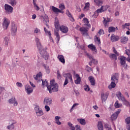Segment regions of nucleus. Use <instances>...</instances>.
<instances>
[{"instance_id": "1", "label": "nucleus", "mask_w": 130, "mask_h": 130, "mask_svg": "<svg viewBox=\"0 0 130 130\" xmlns=\"http://www.w3.org/2000/svg\"><path fill=\"white\" fill-rule=\"evenodd\" d=\"M42 86L47 87L50 94H51L52 92H57V91H58V85L55 83V80H54L50 81V85L49 86H48V82L47 80H42Z\"/></svg>"}, {"instance_id": "2", "label": "nucleus", "mask_w": 130, "mask_h": 130, "mask_svg": "<svg viewBox=\"0 0 130 130\" xmlns=\"http://www.w3.org/2000/svg\"><path fill=\"white\" fill-rule=\"evenodd\" d=\"M36 42L41 55H42V57H43L45 60H47V59L49 58V55H48L47 52H46L44 49H42V45H41V43H40V40H39L38 38H36Z\"/></svg>"}, {"instance_id": "3", "label": "nucleus", "mask_w": 130, "mask_h": 130, "mask_svg": "<svg viewBox=\"0 0 130 130\" xmlns=\"http://www.w3.org/2000/svg\"><path fill=\"white\" fill-rule=\"evenodd\" d=\"M36 42L41 55H42V57H43L45 60H47V59L49 58V55H48L47 52H46L44 49H42V45H41V43H40V40H39L38 38H36Z\"/></svg>"}, {"instance_id": "4", "label": "nucleus", "mask_w": 130, "mask_h": 130, "mask_svg": "<svg viewBox=\"0 0 130 130\" xmlns=\"http://www.w3.org/2000/svg\"><path fill=\"white\" fill-rule=\"evenodd\" d=\"M55 28L56 29V30H55L54 31V35L56 36V38L58 41V42L60 40V37L59 36V34L58 33V29L60 28L59 26V21H58V19L56 18H55Z\"/></svg>"}, {"instance_id": "5", "label": "nucleus", "mask_w": 130, "mask_h": 130, "mask_svg": "<svg viewBox=\"0 0 130 130\" xmlns=\"http://www.w3.org/2000/svg\"><path fill=\"white\" fill-rule=\"evenodd\" d=\"M116 96L118 98L119 100H121L126 106H129V102L125 100V98L123 96L122 94H121L120 91H118L117 92Z\"/></svg>"}, {"instance_id": "6", "label": "nucleus", "mask_w": 130, "mask_h": 130, "mask_svg": "<svg viewBox=\"0 0 130 130\" xmlns=\"http://www.w3.org/2000/svg\"><path fill=\"white\" fill-rule=\"evenodd\" d=\"M64 77L66 78L65 81L63 84V86H66L69 84V80L70 82H73V77L71 73H67L64 74Z\"/></svg>"}, {"instance_id": "7", "label": "nucleus", "mask_w": 130, "mask_h": 130, "mask_svg": "<svg viewBox=\"0 0 130 130\" xmlns=\"http://www.w3.org/2000/svg\"><path fill=\"white\" fill-rule=\"evenodd\" d=\"M10 23L11 21L9 19L7 18V17H4L2 22V27L3 29L4 30H7V29L9 28V26H10Z\"/></svg>"}, {"instance_id": "8", "label": "nucleus", "mask_w": 130, "mask_h": 130, "mask_svg": "<svg viewBox=\"0 0 130 130\" xmlns=\"http://www.w3.org/2000/svg\"><path fill=\"white\" fill-rule=\"evenodd\" d=\"M35 111H36V113L38 116H42L44 114L42 109L40 108L39 106H36L35 107Z\"/></svg>"}, {"instance_id": "9", "label": "nucleus", "mask_w": 130, "mask_h": 130, "mask_svg": "<svg viewBox=\"0 0 130 130\" xmlns=\"http://www.w3.org/2000/svg\"><path fill=\"white\" fill-rule=\"evenodd\" d=\"M5 10L6 14H12V13H13V10H14V8L9 4H5Z\"/></svg>"}, {"instance_id": "10", "label": "nucleus", "mask_w": 130, "mask_h": 130, "mask_svg": "<svg viewBox=\"0 0 130 130\" xmlns=\"http://www.w3.org/2000/svg\"><path fill=\"white\" fill-rule=\"evenodd\" d=\"M17 24L14 23H12L11 27V34L12 36H16V34L17 33Z\"/></svg>"}, {"instance_id": "11", "label": "nucleus", "mask_w": 130, "mask_h": 130, "mask_svg": "<svg viewBox=\"0 0 130 130\" xmlns=\"http://www.w3.org/2000/svg\"><path fill=\"white\" fill-rule=\"evenodd\" d=\"M88 28H85V27H82L80 28V31L83 36H89V33L88 32Z\"/></svg>"}, {"instance_id": "12", "label": "nucleus", "mask_w": 130, "mask_h": 130, "mask_svg": "<svg viewBox=\"0 0 130 130\" xmlns=\"http://www.w3.org/2000/svg\"><path fill=\"white\" fill-rule=\"evenodd\" d=\"M104 7L105 6H102L100 9H98L96 11H95L92 17H94V18H96L99 16V14H100V13H103V12H104V10H103Z\"/></svg>"}, {"instance_id": "13", "label": "nucleus", "mask_w": 130, "mask_h": 130, "mask_svg": "<svg viewBox=\"0 0 130 130\" xmlns=\"http://www.w3.org/2000/svg\"><path fill=\"white\" fill-rule=\"evenodd\" d=\"M119 78V74L118 73H114L112 77L111 81L113 82H115V83H118V79Z\"/></svg>"}, {"instance_id": "14", "label": "nucleus", "mask_w": 130, "mask_h": 130, "mask_svg": "<svg viewBox=\"0 0 130 130\" xmlns=\"http://www.w3.org/2000/svg\"><path fill=\"white\" fill-rule=\"evenodd\" d=\"M109 94L108 92H102L101 93V100L102 102L103 103V102H105L106 100H107V99L108 98Z\"/></svg>"}, {"instance_id": "15", "label": "nucleus", "mask_w": 130, "mask_h": 130, "mask_svg": "<svg viewBox=\"0 0 130 130\" xmlns=\"http://www.w3.org/2000/svg\"><path fill=\"white\" fill-rule=\"evenodd\" d=\"M43 103L45 105H51L52 104V100L49 98H45L44 99Z\"/></svg>"}, {"instance_id": "16", "label": "nucleus", "mask_w": 130, "mask_h": 130, "mask_svg": "<svg viewBox=\"0 0 130 130\" xmlns=\"http://www.w3.org/2000/svg\"><path fill=\"white\" fill-rule=\"evenodd\" d=\"M125 58H126L124 56H121L120 58L121 66H123L124 69H126L127 68V65L125 64Z\"/></svg>"}, {"instance_id": "17", "label": "nucleus", "mask_w": 130, "mask_h": 130, "mask_svg": "<svg viewBox=\"0 0 130 130\" xmlns=\"http://www.w3.org/2000/svg\"><path fill=\"white\" fill-rule=\"evenodd\" d=\"M25 91H26V93L28 94V95L31 94L33 92V89L30 85H26L25 86Z\"/></svg>"}, {"instance_id": "18", "label": "nucleus", "mask_w": 130, "mask_h": 130, "mask_svg": "<svg viewBox=\"0 0 130 130\" xmlns=\"http://www.w3.org/2000/svg\"><path fill=\"white\" fill-rule=\"evenodd\" d=\"M86 55H87V56L88 57L89 59L90 60H91V62H92V63H93L94 64H95V65L98 64V61L97 60L95 59L94 58H93V56L92 55H90V54L87 53Z\"/></svg>"}, {"instance_id": "19", "label": "nucleus", "mask_w": 130, "mask_h": 130, "mask_svg": "<svg viewBox=\"0 0 130 130\" xmlns=\"http://www.w3.org/2000/svg\"><path fill=\"white\" fill-rule=\"evenodd\" d=\"M103 24L105 27H107V26H108V24L109 22H112V19L109 18L108 17H107V18L105 17H103Z\"/></svg>"}, {"instance_id": "20", "label": "nucleus", "mask_w": 130, "mask_h": 130, "mask_svg": "<svg viewBox=\"0 0 130 130\" xmlns=\"http://www.w3.org/2000/svg\"><path fill=\"white\" fill-rule=\"evenodd\" d=\"M120 41L121 43L123 44H125L128 41V38L127 37H125V36H122L120 37Z\"/></svg>"}, {"instance_id": "21", "label": "nucleus", "mask_w": 130, "mask_h": 130, "mask_svg": "<svg viewBox=\"0 0 130 130\" xmlns=\"http://www.w3.org/2000/svg\"><path fill=\"white\" fill-rule=\"evenodd\" d=\"M119 40V36H115L114 35H112L111 37V42H116Z\"/></svg>"}, {"instance_id": "22", "label": "nucleus", "mask_w": 130, "mask_h": 130, "mask_svg": "<svg viewBox=\"0 0 130 130\" xmlns=\"http://www.w3.org/2000/svg\"><path fill=\"white\" fill-rule=\"evenodd\" d=\"M8 102L10 104H14V106H17L18 105V103L17 102V101H16L15 98H12V99H9Z\"/></svg>"}, {"instance_id": "23", "label": "nucleus", "mask_w": 130, "mask_h": 130, "mask_svg": "<svg viewBox=\"0 0 130 130\" xmlns=\"http://www.w3.org/2000/svg\"><path fill=\"white\" fill-rule=\"evenodd\" d=\"M60 30L62 33H68L69 31V28L66 26L61 25L60 26Z\"/></svg>"}, {"instance_id": "24", "label": "nucleus", "mask_w": 130, "mask_h": 130, "mask_svg": "<svg viewBox=\"0 0 130 130\" xmlns=\"http://www.w3.org/2000/svg\"><path fill=\"white\" fill-rule=\"evenodd\" d=\"M88 80L91 85V86H95L96 85V82H95V79L93 76H89L88 77Z\"/></svg>"}, {"instance_id": "25", "label": "nucleus", "mask_w": 130, "mask_h": 130, "mask_svg": "<svg viewBox=\"0 0 130 130\" xmlns=\"http://www.w3.org/2000/svg\"><path fill=\"white\" fill-rule=\"evenodd\" d=\"M82 21L85 23L84 26H87L88 28H91V24H89V23H90V21L88 20V18H84Z\"/></svg>"}, {"instance_id": "26", "label": "nucleus", "mask_w": 130, "mask_h": 130, "mask_svg": "<svg viewBox=\"0 0 130 130\" xmlns=\"http://www.w3.org/2000/svg\"><path fill=\"white\" fill-rule=\"evenodd\" d=\"M58 59L60 61V62H62L63 64L66 63V60L64 59V57L62 55H58L57 56Z\"/></svg>"}, {"instance_id": "27", "label": "nucleus", "mask_w": 130, "mask_h": 130, "mask_svg": "<svg viewBox=\"0 0 130 130\" xmlns=\"http://www.w3.org/2000/svg\"><path fill=\"white\" fill-rule=\"evenodd\" d=\"M75 77L76 78V80H75V84H77V85H79L81 83V77H80V75L79 74H76Z\"/></svg>"}, {"instance_id": "28", "label": "nucleus", "mask_w": 130, "mask_h": 130, "mask_svg": "<svg viewBox=\"0 0 130 130\" xmlns=\"http://www.w3.org/2000/svg\"><path fill=\"white\" fill-rule=\"evenodd\" d=\"M88 47L89 49L92 50V51H95L97 52V49H96V46L94 45L93 44H91L88 45Z\"/></svg>"}, {"instance_id": "29", "label": "nucleus", "mask_w": 130, "mask_h": 130, "mask_svg": "<svg viewBox=\"0 0 130 130\" xmlns=\"http://www.w3.org/2000/svg\"><path fill=\"white\" fill-rule=\"evenodd\" d=\"M103 2H104V0H94V3L99 7L103 5Z\"/></svg>"}, {"instance_id": "30", "label": "nucleus", "mask_w": 130, "mask_h": 130, "mask_svg": "<svg viewBox=\"0 0 130 130\" xmlns=\"http://www.w3.org/2000/svg\"><path fill=\"white\" fill-rule=\"evenodd\" d=\"M59 119H60V116H56L55 117V123L58 125H60V124H61V122L59 121Z\"/></svg>"}, {"instance_id": "31", "label": "nucleus", "mask_w": 130, "mask_h": 130, "mask_svg": "<svg viewBox=\"0 0 130 130\" xmlns=\"http://www.w3.org/2000/svg\"><path fill=\"white\" fill-rule=\"evenodd\" d=\"M42 77V74H41V72H40L38 74L36 75V76H34V78L35 80L36 81H38V80H40V78Z\"/></svg>"}, {"instance_id": "32", "label": "nucleus", "mask_w": 130, "mask_h": 130, "mask_svg": "<svg viewBox=\"0 0 130 130\" xmlns=\"http://www.w3.org/2000/svg\"><path fill=\"white\" fill-rule=\"evenodd\" d=\"M52 11L54 13H55L56 14H57V13L61 12V10H59V9L57 8L56 7L54 6H52Z\"/></svg>"}, {"instance_id": "33", "label": "nucleus", "mask_w": 130, "mask_h": 130, "mask_svg": "<svg viewBox=\"0 0 130 130\" xmlns=\"http://www.w3.org/2000/svg\"><path fill=\"white\" fill-rule=\"evenodd\" d=\"M66 14L67 16L69 17V18H71L70 20L71 21H72V22H74V21H75V20L74 19V17H73V16H72V14H71V12H70V11H69V10H67Z\"/></svg>"}, {"instance_id": "34", "label": "nucleus", "mask_w": 130, "mask_h": 130, "mask_svg": "<svg viewBox=\"0 0 130 130\" xmlns=\"http://www.w3.org/2000/svg\"><path fill=\"white\" fill-rule=\"evenodd\" d=\"M77 120L80 124H82V125H85V124H86V120H85V119H78Z\"/></svg>"}, {"instance_id": "35", "label": "nucleus", "mask_w": 130, "mask_h": 130, "mask_svg": "<svg viewBox=\"0 0 130 130\" xmlns=\"http://www.w3.org/2000/svg\"><path fill=\"white\" fill-rule=\"evenodd\" d=\"M9 4L11 5L12 7H15V5H17V1L16 0H7Z\"/></svg>"}, {"instance_id": "36", "label": "nucleus", "mask_w": 130, "mask_h": 130, "mask_svg": "<svg viewBox=\"0 0 130 130\" xmlns=\"http://www.w3.org/2000/svg\"><path fill=\"white\" fill-rule=\"evenodd\" d=\"M33 1V4H34V7L36 10V11H39L40 10V8L38 7V5L36 4V2L37 0H32Z\"/></svg>"}, {"instance_id": "37", "label": "nucleus", "mask_w": 130, "mask_h": 130, "mask_svg": "<svg viewBox=\"0 0 130 130\" xmlns=\"http://www.w3.org/2000/svg\"><path fill=\"white\" fill-rule=\"evenodd\" d=\"M43 67L46 70L47 74H49L50 73V69H49V66L46 64H44Z\"/></svg>"}, {"instance_id": "38", "label": "nucleus", "mask_w": 130, "mask_h": 130, "mask_svg": "<svg viewBox=\"0 0 130 130\" xmlns=\"http://www.w3.org/2000/svg\"><path fill=\"white\" fill-rule=\"evenodd\" d=\"M98 127L99 130H103V124L102 122H99Z\"/></svg>"}, {"instance_id": "39", "label": "nucleus", "mask_w": 130, "mask_h": 130, "mask_svg": "<svg viewBox=\"0 0 130 130\" xmlns=\"http://www.w3.org/2000/svg\"><path fill=\"white\" fill-rule=\"evenodd\" d=\"M117 116H118L117 115H116V114H115V113H114L111 116V120H112V121L116 120V119L117 118Z\"/></svg>"}, {"instance_id": "40", "label": "nucleus", "mask_w": 130, "mask_h": 130, "mask_svg": "<svg viewBox=\"0 0 130 130\" xmlns=\"http://www.w3.org/2000/svg\"><path fill=\"white\" fill-rule=\"evenodd\" d=\"M115 27L113 26H110L108 28V32L109 33H111V32H115Z\"/></svg>"}, {"instance_id": "41", "label": "nucleus", "mask_w": 130, "mask_h": 130, "mask_svg": "<svg viewBox=\"0 0 130 130\" xmlns=\"http://www.w3.org/2000/svg\"><path fill=\"white\" fill-rule=\"evenodd\" d=\"M14 123H12V124L8 125L7 126L8 129H9V130L14 129V128H15V126L14 125Z\"/></svg>"}, {"instance_id": "42", "label": "nucleus", "mask_w": 130, "mask_h": 130, "mask_svg": "<svg viewBox=\"0 0 130 130\" xmlns=\"http://www.w3.org/2000/svg\"><path fill=\"white\" fill-rule=\"evenodd\" d=\"M110 58H112V59H115V60L117 59V57L116 56V55H115V54H111L110 55Z\"/></svg>"}, {"instance_id": "43", "label": "nucleus", "mask_w": 130, "mask_h": 130, "mask_svg": "<svg viewBox=\"0 0 130 130\" xmlns=\"http://www.w3.org/2000/svg\"><path fill=\"white\" fill-rule=\"evenodd\" d=\"M68 125L70 127V128L72 129V130H75L76 129V128L75 127V126H73V124H72V123L71 122H68Z\"/></svg>"}, {"instance_id": "44", "label": "nucleus", "mask_w": 130, "mask_h": 130, "mask_svg": "<svg viewBox=\"0 0 130 130\" xmlns=\"http://www.w3.org/2000/svg\"><path fill=\"white\" fill-rule=\"evenodd\" d=\"M86 70L87 72L88 73H91L93 71V69H92L90 67H88V66H86Z\"/></svg>"}, {"instance_id": "45", "label": "nucleus", "mask_w": 130, "mask_h": 130, "mask_svg": "<svg viewBox=\"0 0 130 130\" xmlns=\"http://www.w3.org/2000/svg\"><path fill=\"white\" fill-rule=\"evenodd\" d=\"M84 89L85 91H86L87 92H89L90 91V87H89V85H86L84 86Z\"/></svg>"}, {"instance_id": "46", "label": "nucleus", "mask_w": 130, "mask_h": 130, "mask_svg": "<svg viewBox=\"0 0 130 130\" xmlns=\"http://www.w3.org/2000/svg\"><path fill=\"white\" fill-rule=\"evenodd\" d=\"M121 106V104H118V102L116 101V103H115V107L116 108H119Z\"/></svg>"}, {"instance_id": "47", "label": "nucleus", "mask_w": 130, "mask_h": 130, "mask_svg": "<svg viewBox=\"0 0 130 130\" xmlns=\"http://www.w3.org/2000/svg\"><path fill=\"white\" fill-rule=\"evenodd\" d=\"M44 30L46 33V34H48L49 36H51V33H50V31H48L47 30V29H46V27H44Z\"/></svg>"}, {"instance_id": "48", "label": "nucleus", "mask_w": 130, "mask_h": 130, "mask_svg": "<svg viewBox=\"0 0 130 130\" xmlns=\"http://www.w3.org/2000/svg\"><path fill=\"white\" fill-rule=\"evenodd\" d=\"M115 81H111V88H115V86H116V84H115Z\"/></svg>"}, {"instance_id": "49", "label": "nucleus", "mask_w": 130, "mask_h": 130, "mask_svg": "<svg viewBox=\"0 0 130 130\" xmlns=\"http://www.w3.org/2000/svg\"><path fill=\"white\" fill-rule=\"evenodd\" d=\"M57 79L59 80H60L61 79V75H60V73H59V71H57Z\"/></svg>"}, {"instance_id": "50", "label": "nucleus", "mask_w": 130, "mask_h": 130, "mask_svg": "<svg viewBox=\"0 0 130 130\" xmlns=\"http://www.w3.org/2000/svg\"><path fill=\"white\" fill-rule=\"evenodd\" d=\"M59 8L62 11L66 9V7H64V5H63V4H60L59 6Z\"/></svg>"}, {"instance_id": "51", "label": "nucleus", "mask_w": 130, "mask_h": 130, "mask_svg": "<svg viewBox=\"0 0 130 130\" xmlns=\"http://www.w3.org/2000/svg\"><path fill=\"white\" fill-rule=\"evenodd\" d=\"M95 41H97L98 42L99 44H100L101 43V41H100V38L97 37V36H95Z\"/></svg>"}, {"instance_id": "52", "label": "nucleus", "mask_w": 130, "mask_h": 130, "mask_svg": "<svg viewBox=\"0 0 130 130\" xmlns=\"http://www.w3.org/2000/svg\"><path fill=\"white\" fill-rule=\"evenodd\" d=\"M99 35H103L104 34V30L103 29H100L98 32Z\"/></svg>"}, {"instance_id": "53", "label": "nucleus", "mask_w": 130, "mask_h": 130, "mask_svg": "<svg viewBox=\"0 0 130 130\" xmlns=\"http://www.w3.org/2000/svg\"><path fill=\"white\" fill-rule=\"evenodd\" d=\"M5 45L6 46H8L9 45V39L7 37L5 38Z\"/></svg>"}, {"instance_id": "54", "label": "nucleus", "mask_w": 130, "mask_h": 130, "mask_svg": "<svg viewBox=\"0 0 130 130\" xmlns=\"http://www.w3.org/2000/svg\"><path fill=\"white\" fill-rule=\"evenodd\" d=\"M129 26V23H125L124 24H123L122 25V29H125V27L126 26ZM126 28L127 29H128V28H127V27H126Z\"/></svg>"}, {"instance_id": "55", "label": "nucleus", "mask_w": 130, "mask_h": 130, "mask_svg": "<svg viewBox=\"0 0 130 130\" xmlns=\"http://www.w3.org/2000/svg\"><path fill=\"white\" fill-rule=\"evenodd\" d=\"M89 7H90V3L89 2H87V3H86L85 4V7H84V9H89Z\"/></svg>"}, {"instance_id": "56", "label": "nucleus", "mask_w": 130, "mask_h": 130, "mask_svg": "<svg viewBox=\"0 0 130 130\" xmlns=\"http://www.w3.org/2000/svg\"><path fill=\"white\" fill-rule=\"evenodd\" d=\"M77 105H79V104H78V103L74 104V105L72 107V108L70 110V112H72V111H73V109L74 108V107H76V106H77Z\"/></svg>"}, {"instance_id": "57", "label": "nucleus", "mask_w": 130, "mask_h": 130, "mask_svg": "<svg viewBox=\"0 0 130 130\" xmlns=\"http://www.w3.org/2000/svg\"><path fill=\"white\" fill-rule=\"evenodd\" d=\"M45 110H46L47 112H48V111L50 110V108H49V106H48V105H46V106H45Z\"/></svg>"}, {"instance_id": "58", "label": "nucleus", "mask_w": 130, "mask_h": 130, "mask_svg": "<svg viewBox=\"0 0 130 130\" xmlns=\"http://www.w3.org/2000/svg\"><path fill=\"white\" fill-rule=\"evenodd\" d=\"M44 21L45 22H48L49 21V20L48 19V16H47V15L45 16L43 18Z\"/></svg>"}, {"instance_id": "59", "label": "nucleus", "mask_w": 130, "mask_h": 130, "mask_svg": "<svg viewBox=\"0 0 130 130\" xmlns=\"http://www.w3.org/2000/svg\"><path fill=\"white\" fill-rule=\"evenodd\" d=\"M121 111V109H118L116 112L114 113V114L118 116V114L120 113Z\"/></svg>"}, {"instance_id": "60", "label": "nucleus", "mask_w": 130, "mask_h": 130, "mask_svg": "<svg viewBox=\"0 0 130 130\" xmlns=\"http://www.w3.org/2000/svg\"><path fill=\"white\" fill-rule=\"evenodd\" d=\"M75 29H76V30H77L78 31H80L81 26L79 25H76Z\"/></svg>"}, {"instance_id": "61", "label": "nucleus", "mask_w": 130, "mask_h": 130, "mask_svg": "<svg viewBox=\"0 0 130 130\" xmlns=\"http://www.w3.org/2000/svg\"><path fill=\"white\" fill-rule=\"evenodd\" d=\"M105 127L106 128H108V129H111V127H110V126L109 125H108V124H107V123L105 124Z\"/></svg>"}, {"instance_id": "62", "label": "nucleus", "mask_w": 130, "mask_h": 130, "mask_svg": "<svg viewBox=\"0 0 130 130\" xmlns=\"http://www.w3.org/2000/svg\"><path fill=\"white\" fill-rule=\"evenodd\" d=\"M40 29H39L38 28H36V29L35 30L34 32L35 33H40Z\"/></svg>"}, {"instance_id": "63", "label": "nucleus", "mask_w": 130, "mask_h": 130, "mask_svg": "<svg viewBox=\"0 0 130 130\" xmlns=\"http://www.w3.org/2000/svg\"><path fill=\"white\" fill-rule=\"evenodd\" d=\"M16 86L17 87H23V84H22L20 82H17L16 83Z\"/></svg>"}, {"instance_id": "64", "label": "nucleus", "mask_w": 130, "mask_h": 130, "mask_svg": "<svg viewBox=\"0 0 130 130\" xmlns=\"http://www.w3.org/2000/svg\"><path fill=\"white\" fill-rule=\"evenodd\" d=\"M75 127H76V130H81V126H80L79 125H76L75 126Z\"/></svg>"}]
</instances>
